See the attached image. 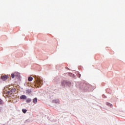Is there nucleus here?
I'll use <instances>...</instances> for the list:
<instances>
[{"mask_svg": "<svg viewBox=\"0 0 125 125\" xmlns=\"http://www.w3.org/2000/svg\"><path fill=\"white\" fill-rule=\"evenodd\" d=\"M36 84L38 85L37 87H41L42 85V80L38 78L36 80Z\"/></svg>", "mask_w": 125, "mask_h": 125, "instance_id": "nucleus-1", "label": "nucleus"}, {"mask_svg": "<svg viewBox=\"0 0 125 125\" xmlns=\"http://www.w3.org/2000/svg\"><path fill=\"white\" fill-rule=\"evenodd\" d=\"M15 77L18 78H20V73L18 72H14L11 74V77L12 79H14Z\"/></svg>", "mask_w": 125, "mask_h": 125, "instance_id": "nucleus-2", "label": "nucleus"}, {"mask_svg": "<svg viewBox=\"0 0 125 125\" xmlns=\"http://www.w3.org/2000/svg\"><path fill=\"white\" fill-rule=\"evenodd\" d=\"M62 84L63 86H65V85H70V84H71V83L70 82H67L66 81H63L62 82Z\"/></svg>", "mask_w": 125, "mask_h": 125, "instance_id": "nucleus-3", "label": "nucleus"}, {"mask_svg": "<svg viewBox=\"0 0 125 125\" xmlns=\"http://www.w3.org/2000/svg\"><path fill=\"white\" fill-rule=\"evenodd\" d=\"M9 77L7 75H3L1 76V79L2 81H6V80H8Z\"/></svg>", "mask_w": 125, "mask_h": 125, "instance_id": "nucleus-4", "label": "nucleus"}, {"mask_svg": "<svg viewBox=\"0 0 125 125\" xmlns=\"http://www.w3.org/2000/svg\"><path fill=\"white\" fill-rule=\"evenodd\" d=\"M33 102L34 103V104H37V103H38V99H37V98H34Z\"/></svg>", "mask_w": 125, "mask_h": 125, "instance_id": "nucleus-5", "label": "nucleus"}, {"mask_svg": "<svg viewBox=\"0 0 125 125\" xmlns=\"http://www.w3.org/2000/svg\"><path fill=\"white\" fill-rule=\"evenodd\" d=\"M21 99H27V97L25 95H21L20 97Z\"/></svg>", "mask_w": 125, "mask_h": 125, "instance_id": "nucleus-6", "label": "nucleus"}, {"mask_svg": "<svg viewBox=\"0 0 125 125\" xmlns=\"http://www.w3.org/2000/svg\"><path fill=\"white\" fill-rule=\"evenodd\" d=\"M28 82H32L33 81V77H29L28 78Z\"/></svg>", "mask_w": 125, "mask_h": 125, "instance_id": "nucleus-7", "label": "nucleus"}, {"mask_svg": "<svg viewBox=\"0 0 125 125\" xmlns=\"http://www.w3.org/2000/svg\"><path fill=\"white\" fill-rule=\"evenodd\" d=\"M22 111V112L24 113V114H26V113H27V109H23Z\"/></svg>", "mask_w": 125, "mask_h": 125, "instance_id": "nucleus-8", "label": "nucleus"}, {"mask_svg": "<svg viewBox=\"0 0 125 125\" xmlns=\"http://www.w3.org/2000/svg\"><path fill=\"white\" fill-rule=\"evenodd\" d=\"M31 101H32V100H31V99H27V100H26V102L27 103H30V102H31Z\"/></svg>", "mask_w": 125, "mask_h": 125, "instance_id": "nucleus-9", "label": "nucleus"}, {"mask_svg": "<svg viewBox=\"0 0 125 125\" xmlns=\"http://www.w3.org/2000/svg\"><path fill=\"white\" fill-rule=\"evenodd\" d=\"M31 92H32V91H31V90L30 89L26 90V93H31Z\"/></svg>", "mask_w": 125, "mask_h": 125, "instance_id": "nucleus-10", "label": "nucleus"}, {"mask_svg": "<svg viewBox=\"0 0 125 125\" xmlns=\"http://www.w3.org/2000/svg\"><path fill=\"white\" fill-rule=\"evenodd\" d=\"M106 105H107V106H110V107L112 106V104L109 103H106Z\"/></svg>", "mask_w": 125, "mask_h": 125, "instance_id": "nucleus-11", "label": "nucleus"}, {"mask_svg": "<svg viewBox=\"0 0 125 125\" xmlns=\"http://www.w3.org/2000/svg\"><path fill=\"white\" fill-rule=\"evenodd\" d=\"M0 104L1 105V104H3V102H2V101L1 100L0 101Z\"/></svg>", "mask_w": 125, "mask_h": 125, "instance_id": "nucleus-12", "label": "nucleus"}]
</instances>
